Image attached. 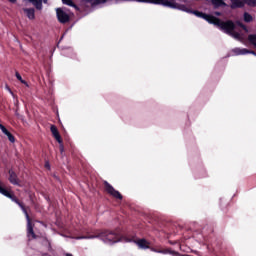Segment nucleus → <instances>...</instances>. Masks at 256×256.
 Listing matches in <instances>:
<instances>
[{"label":"nucleus","instance_id":"nucleus-1","mask_svg":"<svg viewBox=\"0 0 256 256\" xmlns=\"http://www.w3.org/2000/svg\"><path fill=\"white\" fill-rule=\"evenodd\" d=\"M194 15H196V17H200L201 19H205V21H208V23H211L216 27H219L221 31H224V33H227V35H230V37H233V39H236V41L244 42L246 37L245 34L249 33L247 27L240 22H237L236 24L231 21L223 22L214 16L197 11L194 12Z\"/></svg>","mask_w":256,"mask_h":256},{"label":"nucleus","instance_id":"nucleus-2","mask_svg":"<svg viewBox=\"0 0 256 256\" xmlns=\"http://www.w3.org/2000/svg\"><path fill=\"white\" fill-rule=\"evenodd\" d=\"M97 237H99V239H101L107 245H113V243H119V241H123V239H121L117 233L111 231H103L96 236H84L77 239H95Z\"/></svg>","mask_w":256,"mask_h":256},{"label":"nucleus","instance_id":"nucleus-3","mask_svg":"<svg viewBox=\"0 0 256 256\" xmlns=\"http://www.w3.org/2000/svg\"><path fill=\"white\" fill-rule=\"evenodd\" d=\"M249 5L250 7H255L256 0H231V7L235 9L237 7H243V5Z\"/></svg>","mask_w":256,"mask_h":256},{"label":"nucleus","instance_id":"nucleus-4","mask_svg":"<svg viewBox=\"0 0 256 256\" xmlns=\"http://www.w3.org/2000/svg\"><path fill=\"white\" fill-rule=\"evenodd\" d=\"M105 185V189L107 191V193H109V195H111L112 197H115V199H123V196H121V193H119V191L115 190V188H113V186H111V184H109L108 182H104Z\"/></svg>","mask_w":256,"mask_h":256},{"label":"nucleus","instance_id":"nucleus-5","mask_svg":"<svg viewBox=\"0 0 256 256\" xmlns=\"http://www.w3.org/2000/svg\"><path fill=\"white\" fill-rule=\"evenodd\" d=\"M0 193L1 195H4V197H8V199H11V201H14V203H17V198L11 194V191L5 189L3 186V182L0 181Z\"/></svg>","mask_w":256,"mask_h":256},{"label":"nucleus","instance_id":"nucleus-6","mask_svg":"<svg viewBox=\"0 0 256 256\" xmlns=\"http://www.w3.org/2000/svg\"><path fill=\"white\" fill-rule=\"evenodd\" d=\"M56 13H57L58 21H60V23H67V21H69V15L65 13L63 9L58 8L56 10Z\"/></svg>","mask_w":256,"mask_h":256},{"label":"nucleus","instance_id":"nucleus-7","mask_svg":"<svg viewBox=\"0 0 256 256\" xmlns=\"http://www.w3.org/2000/svg\"><path fill=\"white\" fill-rule=\"evenodd\" d=\"M134 243H136L139 249H151V242L145 239H137L134 241Z\"/></svg>","mask_w":256,"mask_h":256},{"label":"nucleus","instance_id":"nucleus-8","mask_svg":"<svg viewBox=\"0 0 256 256\" xmlns=\"http://www.w3.org/2000/svg\"><path fill=\"white\" fill-rule=\"evenodd\" d=\"M233 53H235V55H247V53H250L251 55H255L256 57L255 51H249L248 49H245V48H235L233 50Z\"/></svg>","mask_w":256,"mask_h":256},{"label":"nucleus","instance_id":"nucleus-9","mask_svg":"<svg viewBox=\"0 0 256 256\" xmlns=\"http://www.w3.org/2000/svg\"><path fill=\"white\" fill-rule=\"evenodd\" d=\"M0 129H1L2 133H4V135H6L8 137L10 143H15V137L9 130H7V128H5V126L0 124Z\"/></svg>","mask_w":256,"mask_h":256},{"label":"nucleus","instance_id":"nucleus-10","mask_svg":"<svg viewBox=\"0 0 256 256\" xmlns=\"http://www.w3.org/2000/svg\"><path fill=\"white\" fill-rule=\"evenodd\" d=\"M50 131H51L53 137L56 139V141H58V143H60V145H61V143H63V141L61 140V135H59V130H57V127L52 125L50 127Z\"/></svg>","mask_w":256,"mask_h":256},{"label":"nucleus","instance_id":"nucleus-11","mask_svg":"<svg viewBox=\"0 0 256 256\" xmlns=\"http://www.w3.org/2000/svg\"><path fill=\"white\" fill-rule=\"evenodd\" d=\"M9 181L12 185H19V179H17V174L13 170H9Z\"/></svg>","mask_w":256,"mask_h":256},{"label":"nucleus","instance_id":"nucleus-12","mask_svg":"<svg viewBox=\"0 0 256 256\" xmlns=\"http://www.w3.org/2000/svg\"><path fill=\"white\" fill-rule=\"evenodd\" d=\"M151 251H153L154 253H162L163 255H167V253H170L172 255H176L175 252H171L170 250L168 249H165V250H159V249H156V248H149Z\"/></svg>","mask_w":256,"mask_h":256},{"label":"nucleus","instance_id":"nucleus-13","mask_svg":"<svg viewBox=\"0 0 256 256\" xmlns=\"http://www.w3.org/2000/svg\"><path fill=\"white\" fill-rule=\"evenodd\" d=\"M24 12L29 19H35V10L33 8H26L24 9Z\"/></svg>","mask_w":256,"mask_h":256},{"label":"nucleus","instance_id":"nucleus-14","mask_svg":"<svg viewBox=\"0 0 256 256\" xmlns=\"http://www.w3.org/2000/svg\"><path fill=\"white\" fill-rule=\"evenodd\" d=\"M30 3H32L36 9H38L39 11H41V9H43V4L41 3V0H29Z\"/></svg>","mask_w":256,"mask_h":256},{"label":"nucleus","instance_id":"nucleus-15","mask_svg":"<svg viewBox=\"0 0 256 256\" xmlns=\"http://www.w3.org/2000/svg\"><path fill=\"white\" fill-rule=\"evenodd\" d=\"M212 5H214V7H223L225 0H212Z\"/></svg>","mask_w":256,"mask_h":256},{"label":"nucleus","instance_id":"nucleus-16","mask_svg":"<svg viewBox=\"0 0 256 256\" xmlns=\"http://www.w3.org/2000/svg\"><path fill=\"white\" fill-rule=\"evenodd\" d=\"M16 78L18 79V81H21L23 83V85H26L28 87V84L25 80H23V78L21 77V74H19V72H16Z\"/></svg>","mask_w":256,"mask_h":256},{"label":"nucleus","instance_id":"nucleus-17","mask_svg":"<svg viewBox=\"0 0 256 256\" xmlns=\"http://www.w3.org/2000/svg\"><path fill=\"white\" fill-rule=\"evenodd\" d=\"M252 19H253V17H251V15H249V13L244 14V21H246V23L251 22Z\"/></svg>","mask_w":256,"mask_h":256},{"label":"nucleus","instance_id":"nucleus-18","mask_svg":"<svg viewBox=\"0 0 256 256\" xmlns=\"http://www.w3.org/2000/svg\"><path fill=\"white\" fill-rule=\"evenodd\" d=\"M62 2L65 4V5H69L70 7H73V2L71 0H62Z\"/></svg>","mask_w":256,"mask_h":256},{"label":"nucleus","instance_id":"nucleus-19","mask_svg":"<svg viewBox=\"0 0 256 256\" xmlns=\"http://www.w3.org/2000/svg\"><path fill=\"white\" fill-rule=\"evenodd\" d=\"M7 91L12 95V97H15V94H13V91H11V88L9 86H6Z\"/></svg>","mask_w":256,"mask_h":256},{"label":"nucleus","instance_id":"nucleus-20","mask_svg":"<svg viewBox=\"0 0 256 256\" xmlns=\"http://www.w3.org/2000/svg\"><path fill=\"white\" fill-rule=\"evenodd\" d=\"M45 167H46V169H50L51 166L49 165V162L45 163Z\"/></svg>","mask_w":256,"mask_h":256},{"label":"nucleus","instance_id":"nucleus-21","mask_svg":"<svg viewBox=\"0 0 256 256\" xmlns=\"http://www.w3.org/2000/svg\"><path fill=\"white\" fill-rule=\"evenodd\" d=\"M10 3H17V0H9Z\"/></svg>","mask_w":256,"mask_h":256},{"label":"nucleus","instance_id":"nucleus-22","mask_svg":"<svg viewBox=\"0 0 256 256\" xmlns=\"http://www.w3.org/2000/svg\"><path fill=\"white\" fill-rule=\"evenodd\" d=\"M60 151L63 153V145L60 146Z\"/></svg>","mask_w":256,"mask_h":256},{"label":"nucleus","instance_id":"nucleus-23","mask_svg":"<svg viewBox=\"0 0 256 256\" xmlns=\"http://www.w3.org/2000/svg\"><path fill=\"white\" fill-rule=\"evenodd\" d=\"M122 239H124V241H131V240L127 239V238H122Z\"/></svg>","mask_w":256,"mask_h":256},{"label":"nucleus","instance_id":"nucleus-24","mask_svg":"<svg viewBox=\"0 0 256 256\" xmlns=\"http://www.w3.org/2000/svg\"><path fill=\"white\" fill-rule=\"evenodd\" d=\"M215 15H221V13H219V12H216V13H215Z\"/></svg>","mask_w":256,"mask_h":256},{"label":"nucleus","instance_id":"nucleus-25","mask_svg":"<svg viewBox=\"0 0 256 256\" xmlns=\"http://www.w3.org/2000/svg\"><path fill=\"white\" fill-rule=\"evenodd\" d=\"M43 1V3H47V0H42Z\"/></svg>","mask_w":256,"mask_h":256}]
</instances>
